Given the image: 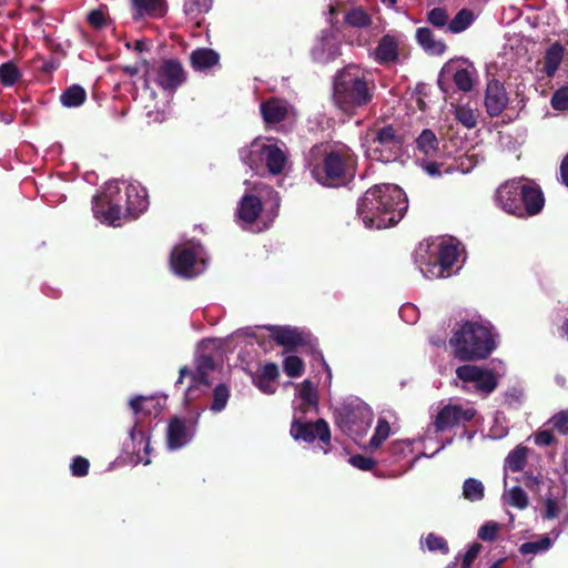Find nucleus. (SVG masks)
I'll return each mask as SVG.
<instances>
[{
    "label": "nucleus",
    "mask_w": 568,
    "mask_h": 568,
    "mask_svg": "<svg viewBox=\"0 0 568 568\" xmlns=\"http://www.w3.org/2000/svg\"><path fill=\"white\" fill-rule=\"evenodd\" d=\"M373 416L372 409L364 404H344L335 410V423L348 436L363 437L372 425Z\"/></svg>",
    "instance_id": "nucleus-10"
},
{
    "label": "nucleus",
    "mask_w": 568,
    "mask_h": 568,
    "mask_svg": "<svg viewBox=\"0 0 568 568\" xmlns=\"http://www.w3.org/2000/svg\"><path fill=\"white\" fill-rule=\"evenodd\" d=\"M476 75V68L469 61L452 60L443 67L438 84L443 88L444 82L452 80L460 91L468 92L474 87Z\"/></svg>",
    "instance_id": "nucleus-13"
},
{
    "label": "nucleus",
    "mask_w": 568,
    "mask_h": 568,
    "mask_svg": "<svg viewBox=\"0 0 568 568\" xmlns=\"http://www.w3.org/2000/svg\"><path fill=\"white\" fill-rule=\"evenodd\" d=\"M427 248L419 247L416 252V263H419L420 272L426 277H446L449 275L450 268L457 262L458 250L454 244L442 243L438 246L437 254L426 263V268L423 267L418 257L424 258Z\"/></svg>",
    "instance_id": "nucleus-11"
},
{
    "label": "nucleus",
    "mask_w": 568,
    "mask_h": 568,
    "mask_svg": "<svg viewBox=\"0 0 568 568\" xmlns=\"http://www.w3.org/2000/svg\"><path fill=\"white\" fill-rule=\"evenodd\" d=\"M280 372L277 365L275 363H266L256 377L275 382Z\"/></svg>",
    "instance_id": "nucleus-54"
},
{
    "label": "nucleus",
    "mask_w": 568,
    "mask_h": 568,
    "mask_svg": "<svg viewBox=\"0 0 568 568\" xmlns=\"http://www.w3.org/2000/svg\"><path fill=\"white\" fill-rule=\"evenodd\" d=\"M312 54L317 62H328L341 54L339 42L333 34H326L314 47Z\"/></svg>",
    "instance_id": "nucleus-24"
},
{
    "label": "nucleus",
    "mask_w": 568,
    "mask_h": 568,
    "mask_svg": "<svg viewBox=\"0 0 568 568\" xmlns=\"http://www.w3.org/2000/svg\"><path fill=\"white\" fill-rule=\"evenodd\" d=\"M425 545L429 551H439L442 554H447L449 551L446 539L434 532H429L426 536Z\"/></svg>",
    "instance_id": "nucleus-44"
},
{
    "label": "nucleus",
    "mask_w": 568,
    "mask_h": 568,
    "mask_svg": "<svg viewBox=\"0 0 568 568\" xmlns=\"http://www.w3.org/2000/svg\"><path fill=\"white\" fill-rule=\"evenodd\" d=\"M552 545V540L548 536H542L539 540L527 541L519 546L521 555L538 554L548 550Z\"/></svg>",
    "instance_id": "nucleus-37"
},
{
    "label": "nucleus",
    "mask_w": 568,
    "mask_h": 568,
    "mask_svg": "<svg viewBox=\"0 0 568 568\" xmlns=\"http://www.w3.org/2000/svg\"><path fill=\"white\" fill-rule=\"evenodd\" d=\"M455 120L468 130L478 124L479 112L469 104H450Z\"/></svg>",
    "instance_id": "nucleus-27"
},
{
    "label": "nucleus",
    "mask_w": 568,
    "mask_h": 568,
    "mask_svg": "<svg viewBox=\"0 0 568 568\" xmlns=\"http://www.w3.org/2000/svg\"><path fill=\"white\" fill-rule=\"evenodd\" d=\"M190 375L192 376L193 384L187 387V390L185 393V397L187 400L192 398L193 393L199 385H203V386L210 385L207 373L197 372V369H195V372L194 373L191 372Z\"/></svg>",
    "instance_id": "nucleus-48"
},
{
    "label": "nucleus",
    "mask_w": 568,
    "mask_h": 568,
    "mask_svg": "<svg viewBox=\"0 0 568 568\" xmlns=\"http://www.w3.org/2000/svg\"><path fill=\"white\" fill-rule=\"evenodd\" d=\"M345 20L349 26L355 28H367L372 23V19L368 13L361 8L349 10Z\"/></svg>",
    "instance_id": "nucleus-39"
},
{
    "label": "nucleus",
    "mask_w": 568,
    "mask_h": 568,
    "mask_svg": "<svg viewBox=\"0 0 568 568\" xmlns=\"http://www.w3.org/2000/svg\"><path fill=\"white\" fill-rule=\"evenodd\" d=\"M196 252L192 247L176 245L171 252L170 264L173 272L185 278L193 277Z\"/></svg>",
    "instance_id": "nucleus-19"
},
{
    "label": "nucleus",
    "mask_w": 568,
    "mask_h": 568,
    "mask_svg": "<svg viewBox=\"0 0 568 568\" xmlns=\"http://www.w3.org/2000/svg\"><path fill=\"white\" fill-rule=\"evenodd\" d=\"M560 175H561V178H568V153L561 160Z\"/></svg>",
    "instance_id": "nucleus-61"
},
{
    "label": "nucleus",
    "mask_w": 568,
    "mask_h": 568,
    "mask_svg": "<svg viewBox=\"0 0 568 568\" xmlns=\"http://www.w3.org/2000/svg\"><path fill=\"white\" fill-rule=\"evenodd\" d=\"M271 332L272 339L287 351H294L297 346L307 345L310 343V334L292 328L288 326H265Z\"/></svg>",
    "instance_id": "nucleus-18"
},
{
    "label": "nucleus",
    "mask_w": 568,
    "mask_h": 568,
    "mask_svg": "<svg viewBox=\"0 0 568 568\" xmlns=\"http://www.w3.org/2000/svg\"><path fill=\"white\" fill-rule=\"evenodd\" d=\"M255 193H245L237 203L236 217L246 225H251V232L255 231V225L262 213H265L266 220L263 227H257L261 231L268 227L274 217L277 216L281 197L278 193L268 185H261L255 187Z\"/></svg>",
    "instance_id": "nucleus-5"
},
{
    "label": "nucleus",
    "mask_w": 568,
    "mask_h": 568,
    "mask_svg": "<svg viewBox=\"0 0 568 568\" xmlns=\"http://www.w3.org/2000/svg\"><path fill=\"white\" fill-rule=\"evenodd\" d=\"M133 18H160L165 14L164 0H131Z\"/></svg>",
    "instance_id": "nucleus-23"
},
{
    "label": "nucleus",
    "mask_w": 568,
    "mask_h": 568,
    "mask_svg": "<svg viewBox=\"0 0 568 568\" xmlns=\"http://www.w3.org/2000/svg\"><path fill=\"white\" fill-rule=\"evenodd\" d=\"M87 98L84 89L80 85L68 88L60 97L61 103L67 108L81 105Z\"/></svg>",
    "instance_id": "nucleus-32"
},
{
    "label": "nucleus",
    "mask_w": 568,
    "mask_h": 568,
    "mask_svg": "<svg viewBox=\"0 0 568 568\" xmlns=\"http://www.w3.org/2000/svg\"><path fill=\"white\" fill-rule=\"evenodd\" d=\"M508 504L518 509H525L528 506V496L521 487L515 486L508 493Z\"/></svg>",
    "instance_id": "nucleus-43"
},
{
    "label": "nucleus",
    "mask_w": 568,
    "mask_h": 568,
    "mask_svg": "<svg viewBox=\"0 0 568 568\" xmlns=\"http://www.w3.org/2000/svg\"><path fill=\"white\" fill-rule=\"evenodd\" d=\"M416 40L429 54L442 55L446 50V44L437 39L429 28H418L416 31Z\"/></svg>",
    "instance_id": "nucleus-26"
},
{
    "label": "nucleus",
    "mask_w": 568,
    "mask_h": 568,
    "mask_svg": "<svg viewBox=\"0 0 568 568\" xmlns=\"http://www.w3.org/2000/svg\"><path fill=\"white\" fill-rule=\"evenodd\" d=\"M298 395L302 400L297 408L298 412L306 414L311 408H317L318 395L314 384L311 381L305 379L301 384Z\"/></svg>",
    "instance_id": "nucleus-28"
},
{
    "label": "nucleus",
    "mask_w": 568,
    "mask_h": 568,
    "mask_svg": "<svg viewBox=\"0 0 568 568\" xmlns=\"http://www.w3.org/2000/svg\"><path fill=\"white\" fill-rule=\"evenodd\" d=\"M308 165L316 178H354L356 158L346 148L328 150L327 145L317 144L310 151Z\"/></svg>",
    "instance_id": "nucleus-6"
},
{
    "label": "nucleus",
    "mask_w": 568,
    "mask_h": 568,
    "mask_svg": "<svg viewBox=\"0 0 568 568\" xmlns=\"http://www.w3.org/2000/svg\"><path fill=\"white\" fill-rule=\"evenodd\" d=\"M559 506L556 499L547 498L545 501V511L542 515L544 519H554L559 515Z\"/></svg>",
    "instance_id": "nucleus-55"
},
{
    "label": "nucleus",
    "mask_w": 568,
    "mask_h": 568,
    "mask_svg": "<svg viewBox=\"0 0 568 568\" xmlns=\"http://www.w3.org/2000/svg\"><path fill=\"white\" fill-rule=\"evenodd\" d=\"M239 155L242 163L250 168L264 161L272 175L290 173L291 162L286 151L268 139L256 138L248 145L241 148Z\"/></svg>",
    "instance_id": "nucleus-7"
},
{
    "label": "nucleus",
    "mask_w": 568,
    "mask_h": 568,
    "mask_svg": "<svg viewBox=\"0 0 568 568\" xmlns=\"http://www.w3.org/2000/svg\"><path fill=\"white\" fill-rule=\"evenodd\" d=\"M474 21V14L470 10L462 9L448 23V31L459 33L466 30Z\"/></svg>",
    "instance_id": "nucleus-34"
},
{
    "label": "nucleus",
    "mask_w": 568,
    "mask_h": 568,
    "mask_svg": "<svg viewBox=\"0 0 568 568\" xmlns=\"http://www.w3.org/2000/svg\"><path fill=\"white\" fill-rule=\"evenodd\" d=\"M192 435L187 429L185 422L179 417H173L168 427V445L171 449H179L184 446Z\"/></svg>",
    "instance_id": "nucleus-25"
},
{
    "label": "nucleus",
    "mask_w": 568,
    "mask_h": 568,
    "mask_svg": "<svg viewBox=\"0 0 568 568\" xmlns=\"http://www.w3.org/2000/svg\"><path fill=\"white\" fill-rule=\"evenodd\" d=\"M404 50V36L402 33H387L377 42L371 55L382 65L397 63Z\"/></svg>",
    "instance_id": "nucleus-14"
},
{
    "label": "nucleus",
    "mask_w": 568,
    "mask_h": 568,
    "mask_svg": "<svg viewBox=\"0 0 568 568\" xmlns=\"http://www.w3.org/2000/svg\"><path fill=\"white\" fill-rule=\"evenodd\" d=\"M560 332L568 341V318H566L562 325L560 326Z\"/></svg>",
    "instance_id": "nucleus-64"
},
{
    "label": "nucleus",
    "mask_w": 568,
    "mask_h": 568,
    "mask_svg": "<svg viewBox=\"0 0 568 568\" xmlns=\"http://www.w3.org/2000/svg\"><path fill=\"white\" fill-rule=\"evenodd\" d=\"M20 78V71L12 62L0 65V81L3 85H13Z\"/></svg>",
    "instance_id": "nucleus-40"
},
{
    "label": "nucleus",
    "mask_w": 568,
    "mask_h": 568,
    "mask_svg": "<svg viewBox=\"0 0 568 568\" xmlns=\"http://www.w3.org/2000/svg\"><path fill=\"white\" fill-rule=\"evenodd\" d=\"M212 7V0H187L184 4V12L192 19L207 12Z\"/></svg>",
    "instance_id": "nucleus-41"
},
{
    "label": "nucleus",
    "mask_w": 568,
    "mask_h": 568,
    "mask_svg": "<svg viewBox=\"0 0 568 568\" xmlns=\"http://www.w3.org/2000/svg\"><path fill=\"white\" fill-rule=\"evenodd\" d=\"M373 85L367 82L365 72L357 65H347L335 78L334 101L346 114L366 105L373 97Z\"/></svg>",
    "instance_id": "nucleus-4"
},
{
    "label": "nucleus",
    "mask_w": 568,
    "mask_h": 568,
    "mask_svg": "<svg viewBox=\"0 0 568 568\" xmlns=\"http://www.w3.org/2000/svg\"><path fill=\"white\" fill-rule=\"evenodd\" d=\"M520 199L523 212L519 217L537 215L545 206L544 193L537 184L520 185Z\"/></svg>",
    "instance_id": "nucleus-20"
},
{
    "label": "nucleus",
    "mask_w": 568,
    "mask_h": 568,
    "mask_svg": "<svg viewBox=\"0 0 568 568\" xmlns=\"http://www.w3.org/2000/svg\"><path fill=\"white\" fill-rule=\"evenodd\" d=\"M261 114L267 125L284 121L293 114L292 106L284 100L272 98L261 103Z\"/></svg>",
    "instance_id": "nucleus-22"
},
{
    "label": "nucleus",
    "mask_w": 568,
    "mask_h": 568,
    "mask_svg": "<svg viewBox=\"0 0 568 568\" xmlns=\"http://www.w3.org/2000/svg\"><path fill=\"white\" fill-rule=\"evenodd\" d=\"M390 452L393 454H397V453H400L402 449H403V443L402 442H394L390 444Z\"/></svg>",
    "instance_id": "nucleus-63"
},
{
    "label": "nucleus",
    "mask_w": 568,
    "mask_h": 568,
    "mask_svg": "<svg viewBox=\"0 0 568 568\" xmlns=\"http://www.w3.org/2000/svg\"><path fill=\"white\" fill-rule=\"evenodd\" d=\"M564 51V47L559 43H554L547 49L544 58L542 71L548 77H552L558 70L562 61Z\"/></svg>",
    "instance_id": "nucleus-29"
},
{
    "label": "nucleus",
    "mask_w": 568,
    "mask_h": 568,
    "mask_svg": "<svg viewBox=\"0 0 568 568\" xmlns=\"http://www.w3.org/2000/svg\"><path fill=\"white\" fill-rule=\"evenodd\" d=\"M440 168H442V165L436 162H426V164H425L426 173L429 175H442L443 173H445V174L452 173V171L449 169L442 170Z\"/></svg>",
    "instance_id": "nucleus-59"
},
{
    "label": "nucleus",
    "mask_w": 568,
    "mask_h": 568,
    "mask_svg": "<svg viewBox=\"0 0 568 568\" xmlns=\"http://www.w3.org/2000/svg\"><path fill=\"white\" fill-rule=\"evenodd\" d=\"M362 145L368 159L387 163L399 156L403 141L392 126H384L367 132Z\"/></svg>",
    "instance_id": "nucleus-9"
},
{
    "label": "nucleus",
    "mask_w": 568,
    "mask_h": 568,
    "mask_svg": "<svg viewBox=\"0 0 568 568\" xmlns=\"http://www.w3.org/2000/svg\"><path fill=\"white\" fill-rule=\"evenodd\" d=\"M230 398V389L225 384H219L213 389V400L211 404V409L215 413L222 412L229 402Z\"/></svg>",
    "instance_id": "nucleus-38"
},
{
    "label": "nucleus",
    "mask_w": 568,
    "mask_h": 568,
    "mask_svg": "<svg viewBox=\"0 0 568 568\" xmlns=\"http://www.w3.org/2000/svg\"><path fill=\"white\" fill-rule=\"evenodd\" d=\"M219 62V54L212 49H196L191 53L192 67L196 70H205Z\"/></svg>",
    "instance_id": "nucleus-30"
},
{
    "label": "nucleus",
    "mask_w": 568,
    "mask_h": 568,
    "mask_svg": "<svg viewBox=\"0 0 568 568\" xmlns=\"http://www.w3.org/2000/svg\"><path fill=\"white\" fill-rule=\"evenodd\" d=\"M88 20L93 27L101 28L105 23V14L102 10H93L89 13Z\"/></svg>",
    "instance_id": "nucleus-58"
},
{
    "label": "nucleus",
    "mask_w": 568,
    "mask_h": 568,
    "mask_svg": "<svg viewBox=\"0 0 568 568\" xmlns=\"http://www.w3.org/2000/svg\"><path fill=\"white\" fill-rule=\"evenodd\" d=\"M551 106L559 111L568 110V87H564L554 93Z\"/></svg>",
    "instance_id": "nucleus-50"
},
{
    "label": "nucleus",
    "mask_w": 568,
    "mask_h": 568,
    "mask_svg": "<svg viewBox=\"0 0 568 568\" xmlns=\"http://www.w3.org/2000/svg\"><path fill=\"white\" fill-rule=\"evenodd\" d=\"M548 423L551 424L552 428L560 434H568V412L561 410L555 414Z\"/></svg>",
    "instance_id": "nucleus-49"
},
{
    "label": "nucleus",
    "mask_w": 568,
    "mask_h": 568,
    "mask_svg": "<svg viewBox=\"0 0 568 568\" xmlns=\"http://www.w3.org/2000/svg\"><path fill=\"white\" fill-rule=\"evenodd\" d=\"M283 369L290 377H300L304 373V363L298 356H286L283 362Z\"/></svg>",
    "instance_id": "nucleus-42"
},
{
    "label": "nucleus",
    "mask_w": 568,
    "mask_h": 568,
    "mask_svg": "<svg viewBox=\"0 0 568 568\" xmlns=\"http://www.w3.org/2000/svg\"><path fill=\"white\" fill-rule=\"evenodd\" d=\"M475 416L476 409L473 407L463 408L459 405L448 404L438 412L434 427L437 433H443L454 427L465 425L473 420Z\"/></svg>",
    "instance_id": "nucleus-15"
},
{
    "label": "nucleus",
    "mask_w": 568,
    "mask_h": 568,
    "mask_svg": "<svg viewBox=\"0 0 568 568\" xmlns=\"http://www.w3.org/2000/svg\"><path fill=\"white\" fill-rule=\"evenodd\" d=\"M191 374V371L184 366L180 369V376H179V379L176 381V385H180L183 383V378L186 376V375H190Z\"/></svg>",
    "instance_id": "nucleus-62"
},
{
    "label": "nucleus",
    "mask_w": 568,
    "mask_h": 568,
    "mask_svg": "<svg viewBox=\"0 0 568 568\" xmlns=\"http://www.w3.org/2000/svg\"><path fill=\"white\" fill-rule=\"evenodd\" d=\"M145 398L143 396H136L130 400V406L134 410V413L143 412V402Z\"/></svg>",
    "instance_id": "nucleus-60"
},
{
    "label": "nucleus",
    "mask_w": 568,
    "mask_h": 568,
    "mask_svg": "<svg viewBox=\"0 0 568 568\" xmlns=\"http://www.w3.org/2000/svg\"><path fill=\"white\" fill-rule=\"evenodd\" d=\"M90 462L82 456H77L70 464L71 474L74 477H84L89 474Z\"/></svg>",
    "instance_id": "nucleus-47"
},
{
    "label": "nucleus",
    "mask_w": 568,
    "mask_h": 568,
    "mask_svg": "<svg viewBox=\"0 0 568 568\" xmlns=\"http://www.w3.org/2000/svg\"><path fill=\"white\" fill-rule=\"evenodd\" d=\"M457 377L466 383H474L475 388L481 393L490 394L498 385L497 375L493 371L475 365H463L456 369Z\"/></svg>",
    "instance_id": "nucleus-16"
},
{
    "label": "nucleus",
    "mask_w": 568,
    "mask_h": 568,
    "mask_svg": "<svg viewBox=\"0 0 568 568\" xmlns=\"http://www.w3.org/2000/svg\"><path fill=\"white\" fill-rule=\"evenodd\" d=\"M449 345L455 357L463 362L486 359L497 346L490 327L473 321H465L454 329Z\"/></svg>",
    "instance_id": "nucleus-3"
},
{
    "label": "nucleus",
    "mask_w": 568,
    "mask_h": 568,
    "mask_svg": "<svg viewBox=\"0 0 568 568\" xmlns=\"http://www.w3.org/2000/svg\"><path fill=\"white\" fill-rule=\"evenodd\" d=\"M416 144L418 150L427 156H434L439 151V141L436 134L429 129H425L420 132L416 140Z\"/></svg>",
    "instance_id": "nucleus-31"
},
{
    "label": "nucleus",
    "mask_w": 568,
    "mask_h": 568,
    "mask_svg": "<svg viewBox=\"0 0 568 568\" xmlns=\"http://www.w3.org/2000/svg\"><path fill=\"white\" fill-rule=\"evenodd\" d=\"M521 180H506L496 191L495 201L505 212L520 216V182Z\"/></svg>",
    "instance_id": "nucleus-17"
},
{
    "label": "nucleus",
    "mask_w": 568,
    "mask_h": 568,
    "mask_svg": "<svg viewBox=\"0 0 568 568\" xmlns=\"http://www.w3.org/2000/svg\"><path fill=\"white\" fill-rule=\"evenodd\" d=\"M126 181L128 180H109L105 183L103 196L108 200V209L102 214L104 220L111 225H116L122 213L120 202L123 200V196L121 195L119 182L124 184V203L131 214H138L148 209L149 202L145 190L142 189L143 194H140L138 186L132 183L126 184Z\"/></svg>",
    "instance_id": "nucleus-8"
},
{
    "label": "nucleus",
    "mask_w": 568,
    "mask_h": 568,
    "mask_svg": "<svg viewBox=\"0 0 568 568\" xmlns=\"http://www.w3.org/2000/svg\"><path fill=\"white\" fill-rule=\"evenodd\" d=\"M483 546L478 542H474L463 556L460 568H470L474 560L477 558Z\"/></svg>",
    "instance_id": "nucleus-52"
},
{
    "label": "nucleus",
    "mask_w": 568,
    "mask_h": 568,
    "mask_svg": "<svg viewBox=\"0 0 568 568\" xmlns=\"http://www.w3.org/2000/svg\"><path fill=\"white\" fill-rule=\"evenodd\" d=\"M390 426L385 418H378L373 437L369 440V448H378L389 436Z\"/></svg>",
    "instance_id": "nucleus-36"
},
{
    "label": "nucleus",
    "mask_w": 568,
    "mask_h": 568,
    "mask_svg": "<svg viewBox=\"0 0 568 568\" xmlns=\"http://www.w3.org/2000/svg\"><path fill=\"white\" fill-rule=\"evenodd\" d=\"M197 372H203L210 374L215 369V362L211 355L204 354L197 358L196 362Z\"/></svg>",
    "instance_id": "nucleus-53"
},
{
    "label": "nucleus",
    "mask_w": 568,
    "mask_h": 568,
    "mask_svg": "<svg viewBox=\"0 0 568 568\" xmlns=\"http://www.w3.org/2000/svg\"><path fill=\"white\" fill-rule=\"evenodd\" d=\"M185 81V73L176 60H165L145 72L140 94L150 121L162 122L173 92Z\"/></svg>",
    "instance_id": "nucleus-2"
},
{
    "label": "nucleus",
    "mask_w": 568,
    "mask_h": 568,
    "mask_svg": "<svg viewBox=\"0 0 568 568\" xmlns=\"http://www.w3.org/2000/svg\"><path fill=\"white\" fill-rule=\"evenodd\" d=\"M500 525L496 521H486L478 530V538L484 541H495L498 536Z\"/></svg>",
    "instance_id": "nucleus-46"
},
{
    "label": "nucleus",
    "mask_w": 568,
    "mask_h": 568,
    "mask_svg": "<svg viewBox=\"0 0 568 568\" xmlns=\"http://www.w3.org/2000/svg\"><path fill=\"white\" fill-rule=\"evenodd\" d=\"M508 104V95L504 85L497 81L488 82L485 94L486 111L490 116L499 115Z\"/></svg>",
    "instance_id": "nucleus-21"
},
{
    "label": "nucleus",
    "mask_w": 568,
    "mask_h": 568,
    "mask_svg": "<svg viewBox=\"0 0 568 568\" xmlns=\"http://www.w3.org/2000/svg\"><path fill=\"white\" fill-rule=\"evenodd\" d=\"M290 434L295 440L308 444L318 438L320 443L323 444L325 453H327V447L331 445V429L327 422L323 418L313 423L303 420V417L294 416Z\"/></svg>",
    "instance_id": "nucleus-12"
},
{
    "label": "nucleus",
    "mask_w": 568,
    "mask_h": 568,
    "mask_svg": "<svg viewBox=\"0 0 568 568\" xmlns=\"http://www.w3.org/2000/svg\"><path fill=\"white\" fill-rule=\"evenodd\" d=\"M408 201L400 186L381 183L369 187L357 204V214L367 229H387L406 213Z\"/></svg>",
    "instance_id": "nucleus-1"
},
{
    "label": "nucleus",
    "mask_w": 568,
    "mask_h": 568,
    "mask_svg": "<svg viewBox=\"0 0 568 568\" xmlns=\"http://www.w3.org/2000/svg\"><path fill=\"white\" fill-rule=\"evenodd\" d=\"M348 462L352 466L361 470H371L376 465V460L374 458L361 454L351 456Z\"/></svg>",
    "instance_id": "nucleus-51"
},
{
    "label": "nucleus",
    "mask_w": 568,
    "mask_h": 568,
    "mask_svg": "<svg viewBox=\"0 0 568 568\" xmlns=\"http://www.w3.org/2000/svg\"><path fill=\"white\" fill-rule=\"evenodd\" d=\"M555 443V437L550 430H539L535 434V444L537 446H550Z\"/></svg>",
    "instance_id": "nucleus-56"
},
{
    "label": "nucleus",
    "mask_w": 568,
    "mask_h": 568,
    "mask_svg": "<svg viewBox=\"0 0 568 568\" xmlns=\"http://www.w3.org/2000/svg\"><path fill=\"white\" fill-rule=\"evenodd\" d=\"M485 496L484 484L476 478H467L463 484V497L469 501H479Z\"/></svg>",
    "instance_id": "nucleus-33"
},
{
    "label": "nucleus",
    "mask_w": 568,
    "mask_h": 568,
    "mask_svg": "<svg viewBox=\"0 0 568 568\" xmlns=\"http://www.w3.org/2000/svg\"><path fill=\"white\" fill-rule=\"evenodd\" d=\"M527 463V449L518 446L510 452L506 458V464L511 471H521Z\"/></svg>",
    "instance_id": "nucleus-35"
},
{
    "label": "nucleus",
    "mask_w": 568,
    "mask_h": 568,
    "mask_svg": "<svg viewBox=\"0 0 568 568\" xmlns=\"http://www.w3.org/2000/svg\"><path fill=\"white\" fill-rule=\"evenodd\" d=\"M449 14L444 8H434L427 13V21L436 28H448Z\"/></svg>",
    "instance_id": "nucleus-45"
},
{
    "label": "nucleus",
    "mask_w": 568,
    "mask_h": 568,
    "mask_svg": "<svg viewBox=\"0 0 568 568\" xmlns=\"http://www.w3.org/2000/svg\"><path fill=\"white\" fill-rule=\"evenodd\" d=\"M253 383L264 394L271 395L276 392V387L273 385L274 381L255 377Z\"/></svg>",
    "instance_id": "nucleus-57"
}]
</instances>
